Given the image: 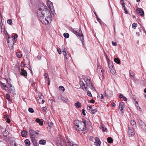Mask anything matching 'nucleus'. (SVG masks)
Wrapping results in <instances>:
<instances>
[{"mask_svg": "<svg viewBox=\"0 0 146 146\" xmlns=\"http://www.w3.org/2000/svg\"><path fill=\"white\" fill-rule=\"evenodd\" d=\"M75 127L76 128L77 130L79 131H82L86 132V120H83V122L82 123H81L80 125H76Z\"/></svg>", "mask_w": 146, "mask_h": 146, "instance_id": "f257e3e1", "label": "nucleus"}, {"mask_svg": "<svg viewBox=\"0 0 146 146\" xmlns=\"http://www.w3.org/2000/svg\"><path fill=\"white\" fill-rule=\"evenodd\" d=\"M73 33L74 34L77 35L79 37L78 38L80 39L82 43H83V42L84 41L83 35L82 33L81 30H79L78 31L74 30L73 31Z\"/></svg>", "mask_w": 146, "mask_h": 146, "instance_id": "f03ea898", "label": "nucleus"}, {"mask_svg": "<svg viewBox=\"0 0 146 146\" xmlns=\"http://www.w3.org/2000/svg\"><path fill=\"white\" fill-rule=\"evenodd\" d=\"M85 79H88L87 78H85L83 79L82 80H80V87L82 88V89L84 90V89H85L86 91H87V87L86 86L85 84H86V81L85 80Z\"/></svg>", "mask_w": 146, "mask_h": 146, "instance_id": "7ed1b4c3", "label": "nucleus"}, {"mask_svg": "<svg viewBox=\"0 0 146 146\" xmlns=\"http://www.w3.org/2000/svg\"><path fill=\"white\" fill-rule=\"evenodd\" d=\"M47 7L43 3H40L39 5V8L38 10L43 11H47Z\"/></svg>", "mask_w": 146, "mask_h": 146, "instance_id": "20e7f679", "label": "nucleus"}, {"mask_svg": "<svg viewBox=\"0 0 146 146\" xmlns=\"http://www.w3.org/2000/svg\"><path fill=\"white\" fill-rule=\"evenodd\" d=\"M47 11H43L41 10H38L37 11V15L38 17L40 18V19H41L42 18L44 17V15H45L46 12Z\"/></svg>", "mask_w": 146, "mask_h": 146, "instance_id": "39448f33", "label": "nucleus"}, {"mask_svg": "<svg viewBox=\"0 0 146 146\" xmlns=\"http://www.w3.org/2000/svg\"><path fill=\"white\" fill-rule=\"evenodd\" d=\"M85 80L86 81V86L90 88L93 90H95V88L93 86L90 79H85Z\"/></svg>", "mask_w": 146, "mask_h": 146, "instance_id": "423d86ee", "label": "nucleus"}, {"mask_svg": "<svg viewBox=\"0 0 146 146\" xmlns=\"http://www.w3.org/2000/svg\"><path fill=\"white\" fill-rule=\"evenodd\" d=\"M128 133L129 136L132 137L134 136L135 134L134 129L133 128H131L130 127H128Z\"/></svg>", "mask_w": 146, "mask_h": 146, "instance_id": "0eeeda50", "label": "nucleus"}, {"mask_svg": "<svg viewBox=\"0 0 146 146\" xmlns=\"http://www.w3.org/2000/svg\"><path fill=\"white\" fill-rule=\"evenodd\" d=\"M104 93V96L107 98L111 97L113 95L112 92L110 90H107L106 91H105Z\"/></svg>", "mask_w": 146, "mask_h": 146, "instance_id": "6e6552de", "label": "nucleus"}, {"mask_svg": "<svg viewBox=\"0 0 146 146\" xmlns=\"http://www.w3.org/2000/svg\"><path fill=\"white\" fill-rule=\"evenodd\" d=\"M41 22L43 24H48L49 23V22L50 21L49 20V19H47L46 17H45V18L44 17L43 18H42L41 19H40Z\"/></svg>", "mask_w": 146, "mask_h": 146, "instance_id": "1a4fd4ad", "label": "nucleus"}, {"mask_svg": "<svg viewBox=\"0 0 146 146\" xmlns=\"http://www.w3.org/2000/svg\"><path fill=\"white\" fill-rule=\"evenodd\" d=\"M136 11L139 15L142 17L144 15V12L142 9L139 8L137 9Z\"/></svg>", "mask_w": 146, "mask_h": 146, "instance_id": "9d476101", "label": "nucleus"}, {"mask_svg": "<svg viewBox=\"0 0 146 146\" xmlns=\"http://www.w3.org/2000/svg\"><path fill=\"white\" fill-rule=\"evenodd\" d=\"M43 98L44 96L42 95H41L40 97L37 98V100L40 104H42L44 102V100H43Z\"/></svg>", "mask_w": 146, "mask_h": 146, "instance_id": "9b49d317", "label": "nucleus"}, {"mask_svg": "<svg viewBox=\"0 0 146 146\" xmlns=\"http://www.w3.org/2000/svg\"><path fill=\"white\" fill-rule=\"evenodd\" d=\"M124 103L123 102H121L119 104V110L121 113H123L124 111Z\"/></svg>", "mask_w": 146, "mask_h": 146, "instance_id": "f8f14e48", "label": "nucleus"}, {"mask_svg": "<svg viewBox=\"0 0 146 146\" xmlns=\"http://www.w3.org/2000/svg\"><path fill=\"white\" fill-rule=\"evenodd\" d=\"M31 141L34 146H38V145L37 144L36 141L35 137H31Z\"/></svg>", "mask_w": 146, "mask_h": 146, "instance_id": "ddd939ff", "label": "nucleus"}, {"mask_svg": "<svg viewBox=\"0 0 146 146\" xmlns=\"http://www.w3.org/2000/svg\"><path fill=\"white\" fill-rule=\"evenodd\" d=\"M46 13H47V14L46 15V17L47 18V19H49L50 21H51V20H52V16L51 13L48 10V11L46 12Z\"/></svg>", "mask_w": 146, "mask_h": 146, "instance_id": "4468645a", "label": "nucleus"}, {"mask_svg": "<svg viewBox=\"0 0 146 146\" xmlns=\"http://www.w3.org/2000/svg\"><path fill=\"white\" fill-rule=\"evenodd\" d=\"M60 98L63 102L66 103L67 102L68 98L66 95H61Z\"/></svg>", "mask_w": 146, "mask_h": 146, "instance_id": "2eb2a0df", "label": "nucleus"}, {"mask_svg": "<svg viewBox=\"0 0 146 146\" xmlns=\"http://www.w3.org/2000/svg\"><path fill=\"white\" fill-rule=\"evenodd\" d=\"M47 2L48 8L51 10V9H52L53 7L52 3L49 0L47 1Z\"/></svg>", "mask_w": 146, "mask_h": 146, "instance_id": "dca6fc26", "label": "nucleus"}, {"mask_svg": "<svg viewBox=\"0 0 146 146\" xmlns=\"http://www.w3.org/2000/svg\"><path fill=\"white\" fill-rule=\"evenodd\" d=\"M7 88H9V92L12 94H13L15 92V89L13 86L11 85V86H9Z\"/></svg>", "mask_w": 146, "mask_h": 146, "instance_id": "f3484780", "label": "nucleus"}, {"mask_svg": "<svg viewBox=\"0 0 146 146\" xmlns=\"http://www.w3.org/2000/svg\"><path fill=\"white\" fill-rule=\"evenodd\" d=\"M29 131L30 137H33V136L34 135L35 131L31 129L29 130Z\"/></svg>", "mask_w": 146, "mask_h": 146, "instance_id": "a211bd4d", "label": "nucleus"}, {"mask_svg": "<svg viewBox=\"0 0 146 146\" xmlns=\"http://www.w3.org/2000/svg\"><path fill=\"white\" fill-rule=\"evenodd\" d=\"M21 134L23 137H25L27 135V132L26 131L23 130L21 132Z\"/></svg>", "mask_w": 146, "mask_h": 146, "instance_id": "6ab92c4d", "label": "nucleus"}, {"mask_svg": "<svg viewBox=\"0 0 146 146\" xmlns=\"http://www.w3.org/2000/svg\"><path fill=\"white\" fill-rule=\"evenodd\" d=\"M74 144L73 142L69 141L66 143V146H72Z\"/></svg>", "mask_w": 146, "mask_h": 146, "instance_id": "aec40b11", "label": "nucleus"}, {"mask_svg": "<svg viewBox=\"0 0 146 146\" xmlns=\"http://www.w3.org/2000/svg\"><path fill=\"white\" fill-rule=\"evenodd\" d=\"M46 143V141L44 139H41L39 141V143L40 144L45 145Z\"/></svg>", "mask_w": 146, "mask_h": 146, "instance_id": "412c9836", "label": "nucleus"}, {"mask_svg": "<svg viewBox=\"0 0 146 146\" xmlns=\"http://www.w3.org/2000/svg\"><path fill=\"white\" fill-rule=\"evenodd\" d=\"M24 142L27 146H30V142L29 139H27L25 140Z\"/></svg>", "mask_w": 146, "mask_h": 146, "instance_id": "4be33fe9", "label": "nucleus"}, {"mask_svg": "<svg viewBox=\"0 0 146 146\" xmlns=\"http://www.w3.org/2000/svg\"><path fill=\"white\" fill-rule=\"evenodd\" d=\"M114 61L118 64H120V60L118 58H116L114 59Z\"/></svg>", "mask_w": 146, "mask_h": 146, "instance_id": "5701e85b", "label": "nucleus"}, {"mask_svg": "<svg viewBox=\"0 0 146 146\" xmlns=\"http://www.w3.org/2000/svg\"><path fill=\"white\" fill-rule=\"evenodd\" d=\"M75 105L78 108H79L81 107V103L79 102H77L75 103Z\"/></svg>", "mask_w": 146, "mask_h": 146, "instance_id": "b1692460", "label": "nucleus"}, {"mask_svg": "<svg viewBox=\"0 0 146 146\" xmlns=\"http://www.w3.org/2000/svg\"><path fill=\"white\" fill-rule=\"evenodd\" d=\"M10 80H11L9 78H7L6 79V81L7 83L8 87L9 86H11V85H12L11 84Z\"/></svg>", "mask_w": 146, "mask_h": 146, "instance_id": "393cba45", "label": "nucleus"}, {"mask_svg": "<svg viewBox=\"0 0 146 146\" xmlns=\"http://www.w3.org/2000/svg\"><path fill=\"white\" fill-rule=\"evenodd\" d=\"M107 141L108 143H111L113 142V140L110 137H108L107 139Z\"/></svg>", "mask_w": 146, "mask_h": 146, "instance_id": "a878e982", "label": "nucleus"}, {"mask_svg": "<svg viewBox=\"0 0 146 146\" xmlns=\"http://www.w3.org/2000/svg\"><path fill=\"white\" fill-rule=\"evenodd\" d=\"M131 125L134 127H136V122L134 120H131Z\"/></svg>", "mask_w": 146, "mask_h": 146, "instance_id": "bb28decb", "label": "nucleus"}, {"mask_svg": "<svg viewBox=\"0 0 146 146\" xmlns=\"http://www.w3.org/2000/svg\"><path fill=\"white\" fill-rule=\"evenodd\" d=\"M21 75H23V76H27V73L26 70L24 71H23V72H21Z\"/></svg>", "mask_w": 146, "mask_h": 146, "instance_id": "cd10ccee", "label": "nucleus"}, {"mask_svg": "<svg viewBox=\"0 0 146 146\" xmlns=\"http://www.w3.org/2000/svg\"><path fill=\"white\" fill-rule=\"evenodd\" d=\"M140 126L141 128L143 130H146V126L145 124H143L142 125Z\"/></svg>", "mask_w": 146, "mask_h": 146, "instance_id": "c85d7f7f", "label": "nucleus"}, {"mask_svg": "<svg viewBox=\"0 0 146 146\" xmlns=\"http://www.w3.org/2000/svg\"><path fill=\"white\" fill-rule=\"evenodd\" d=\"M101 127L102 128V131L103 132H107V129L104 125H101Z\"/></svg>", "mask_w": 146, "mask_h": 146, "instance_id": "c756f323", "label": "nucleus"}, {"mask_svg": "<svg viewBox=\"0 0 146 146\" xmlns=\"http://www.w3.org/2000/svg\"><path fill=\"white\" fill-rule=\"evenodd\" d=\"M110 72L113 74H116V71L114 68L112 67V68L110 70Z\"/></svg>", "mask_w": 146, "mask_h": 146, "instance_id": "7c9ffc66", "label": "nucleus"}, {"mask_svg": "<svg viewBox=\"0 0 146 146\" xmlns=\"http://www.w3.org/2000/svg\"><path fill=\"white\" fill-rule=\"evenodd\" d=\"M138 123L139 125L140 126L145 124L144 123L141 119L138 120Z\"/></svg>", "mask_w": 146, "mask_h": 146, "instance_id": "2f4dec72", "label": "nucleus"}, {"mask_svg": "<svg viewBox=\"0 0 146 146\" xmlns=\"http://www.w3.org/2000/svg\"><path fill=\"white\" fill-rule=\"evenodd\" d=\"M17 56L18 58H21L22 57V54L20 52H17L16 53Z\"/></svg>", "mask_w": 146, "mask_h": 146, "instance_id": "473e14b6", "label": "nucleus"}, {"mask_svg": "<svg viewBox=\"0 0 146 146\" xmlns=\"http://www.w3.org/2000/svg\"><path fill=\"white\" fill-rule=\"evenodd\" d=\"M100 141H95L94 143V145L96 146H100Z\"/></svg>", "mask_w": 146, "mask_h": 146, "instance_id": "72a5a7b5", "label": "nucleus"}, {"mask_svg": "<svg viewBox=\"0 0 146 146\" xmlns=\"http://www.w3.org/2000/svg\"><path fill=\"white\" fill-rule=\"evenodd\" d=\"M1 86L2 88H7V86L5 84L2 83V82H1Z\"/></svg>", "mask_w": 146, "mask_h": 146, "instance_id": "f704fd0d", "label": "nucleus"}, {"mask_svg": "<svg viewBox=\"0 0 146 146\" xmlns=\"http://www.w3.org/2000/svg\"><path fill=\"white\" fill-rule=\"evenodd\" d=\"M63 36L65 38H68L69 37V34L67 33H65L63 34Z\"/></svg>", "mask_w": 146, "mask_h": 146, "instance_id": "c9c22d12", "label": "nucleus"}, {"mask_svg": "<svg viewBox=\"0 0 146 146\" xmlns=\"http://www.w3.org/2000/svg\"><path fill=\"white\" fill-rule=\"evenodd\" d=\"M6 99L8 100L9 102H10L11 100H10V96L8 94L6 95Z\"/></svg>", "mask_w": 146, "mask_h": 146, "instance_id": "e433bc0d", "label": "nucleus"}, {"mask_svg": "<svg viewBox=\"0 0 146 146\" xmlns=\"http://www.w3.org/2000/svg\"><path fill=\"white\" fill-rule=\"evenodd\" d=\"M59 89L60 90H62V92H64L65 90L64 87L62 86H60L59 87Z\"/></svg>", "mask_w": 146, "mask_h": 146, "instance_id": "4c0bfd02", "label": "nucleus"}, {"mask_svg": "<svg viewBox=\"0 0 146 146\" xmlns=\"http://www.w3.org/2000/svg\"><path fill=\"white\" fill-rule=\"evenodd\" d=\"M7 23L11 25L12 24V21L11 19H9L7 21Z\"/></svg>", "mask_w": 146, "mask_h": 146, "instance_id": "58836bf2", "label": "nucleus"}, {"mask_svg": "<svg viewBox=\"0 0 146 146\" xmlns=\"http://www.w3.org/2000/svg\"><path fill=\"white\" fill-rule=\"evenodd\" d=\"M31 113H33L34 112V110L32 108H30L28 110Z\"/></svg>", "mask_w": 146, "mask_h": 146, "instance_id": "ea45409f", "label": "nucleus"}, {"mask_svg": "<svg viewBox=\"0 0 146 146\" xmlns=\"http://www.w3.org/2000/svg\"><path fill=\"white\" fill-rule=\"evenodd\" d=\"M13 37H14V38H13V39H15V41H16L17 40L16 38L18 37V35H17L16 34H15L14 35Z\"/></svg>", "mask_w": 146, "mask_h": 146, "instance_id": "a19ab883", "label": "nucleus"}, {"mask_svg": "<svg viewBox=\"0 0 146 146\" xmlns=\"http://www.w3.org/2000/svg\"><path fill=\"white\" fill-rule=\"evenodd\" d=\"M62 53L65 56H66L67 55V54L66 53V52L65 51V49H63V50H62Z\"/></svg>", "mask_w": 146, "mask_h": 146, "instance_id": "79ce46f5", "label": "nucleus"}, {"mask_svg": "<svg viewBox=\"0 0 146 146\" xmlns=\"http://www.w3.org/2000/svg\"><path fill=\"white\" fill-rule=\"evenodd\" d=\"M137 24L136 23H134L132 24V28L133 29H135V27H137Z\"/></svg>", "mask_w": 146, "mask_h": 146, "instance_id": "37998d69", "label": "nucleus"}, {"mask_svg": "<svg viewBox=\"0 0 146 146\" xmlns=\"http://www.w3.org/2000/svg\"><path fill=\"white\" fill-rule=\"evenodd\" d=\"M97 71L98 73L100 75H101L102 74H103L102 70L101 69H99V71Z\"/></svg>", "mask_w": 146, "mask_h": 146, "instance_id": "c03bdc74", "label": "nucleus"}, {"mask_svg": "<svg viewBox=\"0 0 146 146\" xmlns=\"http://www.w3.org/2000/svg\"><path fill=\"white\" fill-rule=\"evenodd\" d=\"M57 50L59 54H61V51L60 49V48H57Z\"/></svg>", "mask_w": 146, "mask_h": 146, "instance_id": "a18cd8bd", "label": "nucleus"}, {"mask_svg": "<svg viewBox=\"0 0 146 146\" xmlns=\"http://www.w3.org/2000/svg\"><path fill=\"white\" fill-rule=\"evenodd\" d=\"M87 95L88 96H89L90 97H92V95L90 91H88L87 92Z\"/></svg>", "mask_w": 146, "mask_h": 146, "instance_id": "49530a36", "label": "nucleus"}, {"mask_svg": "<svg viewBox=\"0 0 146 146\" xmlns=\"http://www.w3.org/2000/svg\"><path fill=\"white\" fill-rule=\"evenodd\" d=\"M121 3L122 4V7H123V8L124 9V10H125V3L124 2H121Z\"/></svg>", "mask_w": 146, "mask_h": 146, "instance_id": "de8ad7c7", "label": "nucleus"}, {"mask_svg": "<svg viewBox=\"0 0 146 146\" xmlns=\"http://www.w3.org/2000/svg\"><path fill=\"white\" fill-rule=\"evenodd\" d=\"M91 113H92L94 114L96 112V109L91 110Z\"/></svg>", "mask_w": 146, "mask_h": 146, "instance_id": "09e8293b", "label": "nucleus"}, {"mask_svg": "<svg viewBox=\"0 0 146 146\" xmlns=\"http://www.w3.org/2000/svg\"><path fill=\"white\" fill-rule=\"evenodd\" d=\"M40 120H43L42 119H40L39 118H37V119H36L35 120L36 121V122H37L38 123L39 122H40Z\"/></svg>", "mask_w": 146, "mask_h": 146, "instance_id": "8fccbe9b", "label": "nucleus"}, {"mask_svg": "<svg viewBox=\"0 0 146 146\" xmlns=\"http://www.w3.org/2000/svg\"><path fill=\"white\" fill-rule=\"evenodd\" d=\"M95 141H100L98 137H96L95 138Z\"/></svg>", "mask_w": 146, "mask_h": 146, "instance_id": "3c124183", "label": "nucleus"}, {"mask_svg": "<svg viewBox=\"0 0 146 146\" xmlns=\"http://www.w3.org/2000/svg\"><path fill=\"white\" fill-rule=\"evenodd\" d=\"M44 76L45 78H49L48 76V74L46 73H45L44 74Z\"/></svg>", "mask_w": 146, "mask_h": 146, "instance_id": "603ef678", "label": "nucleus"}, {"mask_svg": "<svg viewBox=\"0 0 146 146\" xmlns=\"http://www.w3.org/2000/svg\"><path fill=\"white\" fill-rule=\"evenodd\" d=\"M92 107L90 106H88L87 107V109L89 111L92 110Z\"/></svg>", "mask_w": 146, "mask_h": 146, "instance_id": "864d4df0", "label": "nucleus"}, {"mask_svg": "<svg viewBox=\"0 0 146 146\" xmlns=\"http://www.w3.org/2000/svg\"><path fill=\"white\" fill-rule=\"evenodd\" d=\"M112 44L114 46H116L117 45V44L116 42H114L113 41L112 42Z\"/></svg>", "mask_w": 146, "mask_h": 146, "instance_id": "5fc2aeb1", "label": "nucleus"}, {"mask_svg": "<svg viewBox=\"0 0 146 146\" xmlns=\"http://www.w3.org/2000/svg\"><path fill=\"white\" fill-rule=\"evenodd\" d=\"M41 120H40V121L39 122V124L41 126H42L43 125V121H41Z\"/></svg>", "mask_w": 146, "mask_h": 146, "instance_id": "6e6d98bb", "label": "nucleus"}, {"mask_svg": "<svg viewBox=\"0 0 146 146\" xmlns=\"http://www.w3.org/2000/svg\"><path fill=\"white\" fill-rule=\"evenodd\" d=\"M82 113L83 115H86V113L85 112V110L84 109L82 110Z\"/></svg>", "mask_w": 146, "mask_h": 146, "instance_id": "4d7b16f0", "label": "nucleus"}, {"mask_svg": "<svg viewBox=\"0 0 146 146\" xmlns=\"http://www.w3.org/2000/svg\"><path fill=\"white\" fill-rule=\"evenodd\" d=\"M53 123L52 122H51L50 123V124L48 123V125L49 127H51Z\"/></svg>", "mask_w": 146, "mask_h": 146, "instance_id": "13d9d810", "label": "nucleus"}, {"mask_svg": "<svg viewBox=\"0 0 146 146\" xmlns=\"http://www.w3.org/2000/svg\"><path fill=\"white\" fill-rule=\"evenodd\" d=\"M42 110L44 111H46V108L45 107H43Z\"/></svg>", "mask_w": 146, "mask_h": 146, "instance_id": "bf43d9fd", "label": "nucleus"}, {"mask_svg": "<svg viewBox=\"0 0 146 146\" xmlns=\"http://www.w3.org/2000/svg\"><path fill=\"white\" fill-rule=\"evenodd\" d=\"M25 65V64L23 63V62H22L21 64V67H24Z\"/></svg>", "mask_w": 146, "mask_h": 146, "instance_id": "052dcab7", "label": "nucleus"}, {"mask_svg": "<svg viewBox=\"0 0 146 146\" xmlns=\"http://www.w3.org/2000/svg\"><path fill=\"white\" fill-rule=\"evenodd\" d=\"M135 106L137 107V108L138 109V107H139V106L138 105V102L137 101H136V104H135Z\"/></svg>", "mask_w": 146, "mask_h": 146, "instance_id": "680f3d73", "label": "nucleus"}, {"mask_svg": "<svg viewBox=\"0 0 146 146\" xmlns=\"http://www.w3.org/2000/svg\"><path fill=\"white\" fill-rule=\"evenodd\" d=\"M100 69H101L100 66L99 65H98V67H97V71H98Z\"/></svg>", "mask_w": 146, "mask_h": 146, "instance_id": "e2e57ef3", "label": "nucleus"}, {"mask_svg": "<svg viewBox=\"0 0 146 146\" xmlns=\"http://www.w3.org/2000/svg\"><path fill=\"white\" fill-rule=\"evenodd\" d=\"M123 100L125 101H127V98L123 96Z\"/></svg>", "mask_w": 146, "mask_h": 146, "instance_id": "0e129e2a", "label": "nucleus"}, {"mask_svg": "<svg viewBox=\"0 0 146 146\" xmlns=\"http://www.w3.org/2000/svg\"><path fill=\"white\" fill-rule=\"evenodd\" d=\"M5 118L7 119L9 118V116L7 114H6L4 115Z\"/></svg>", "mask_w": 146, "mask_h": 146, "instance_id": "69168bd1", "label": "nucleus"}, {"mask_svg": "<svg viewBox=\"0 0 146 146\" xmlns=\"http://www.w3.org/2000/svg\"><path fill=\"white\" fill-rule=\"evenodd\" d=\"M111 104L112 106L113 107H115V104L113 102Z\"/></svg>", "mask_w": 146, "mask_h": 146, "instance_id": "338daca9", "label": "nucleus"}, {"mask_svg": "<svg viewBox=\"0 0 146 146\" xmlns=\"http://www.w3.org/2000/svg\"><path fill=\"white\" fill-rule=\"evenodd\" d=\"M7 119V121L9 123L10 122V120L8 118L6 119Z\"/></svg>", "mask_w": 146, "mask_h": 146, "instance_id": "774afa93", "label": "nucleus"}]
</instances>
